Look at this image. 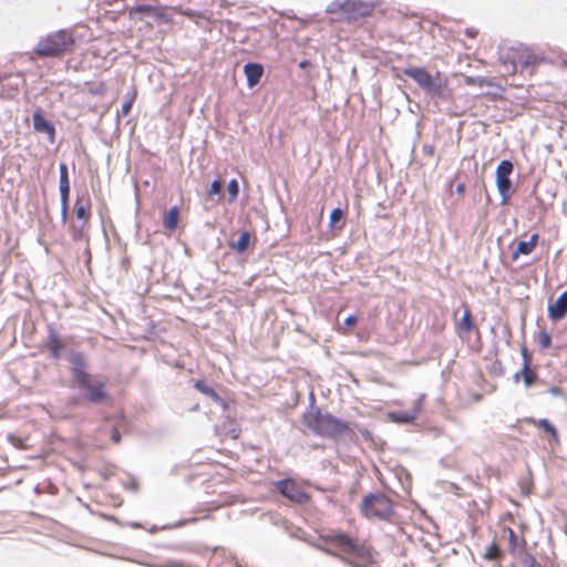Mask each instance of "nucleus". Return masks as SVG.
I'll use <instances>...</instances> for the list:
<instances>
[{"mask_svg":"<svg viewBox=\"0 0 567 567\" xmlns=\"http://www.w3.org/2000/svg\"><path fill=\"white\" fill-rule=\"evenodd\" d=\"M220 192H221V181L220 179H215L210 184V187L208 189V195L209 196L218 195Z\"/></svg>","mask_w":567,"mask_h":567,"instance_id":"f704fd0d","label":"nucleus"},{"mask_svg":"<svg viewBox=\"0 0 567 567\" xmlns=\"http://www.w3.org/2000/svg\"><path fill=\"white\" fill-rule=\"evenodd\" d=\"M357 323H358V317H357V316H354V315L349 316V317H348V318H346V320H344V324H346L348 328H352V327H354Z\"/></svg>","mask_w":567,"mask_h":567,"instance_id":"4c0bfd02","label":"nucleus"},{"mask_svg":"<svg viewBox=\"0 0 567 567\" xmlns=\"http://www.w3.org/2000/svg\"><path fill=\"white\" fill-rule=\"evenodd\" d=\"M179 220V208L174 206L164 215L163 225L166 230L174 231L177 228Z\"/></svg>","mask_w":567,"mask_h":567,"instance_id":"5701e85b","label":"nucleus"},{"mask_svg":"<svg viewBox=\"0 0 567 567\" xmlns=\"http://www.w3.org/2000/svg\"><path fill=\"white\" fill-rule=\"evenodd\" d=\"M422 152L424 155L432 157L435 153V147L434 145L431 144H424L422 147Z\"/></svg>","mask_w":567,"mask_h":567,"instance_id":"e433bc0d","label":"nucleus"},{"mask_svg":"<svg viewBox=\"0 0 567 567\" xmlns=\"http://www.w3.org/2000/svg\"><path fill=\"white\" fill-rule=\"evenodd\" d=\"M523 367H530L532 358L525 346L522 347Z\"/></svg>","mask_w":567,"mask_h":567,"instance_id":"c9c22d12","label":"nucleus"},{"mask_svg":"<svg viewBox=\"0 0 567 567\" xmlns=\"http://www.w3.org/2000/svg\"><path fill=\"white\" fill-rule=\"evenodd\" d=\"M244 73L249 87L257 85L264 74V66L259 63H247L244 66Z\"/></svg>","mask_w":567,"mask_h":567,"instance_id":"a211bd4d","label":"nucleus"},{"mask_svg":"<svg viewBox=\"0 0 567 567\" xmlns=\"http://www.w3.org/2000/svg\"><path fill=\"white\" fill-rule=\"evenodd\" d=\"M75 215L80 223H85L90 225L91 202L89 198H86L85 200L78 198L75 200Z\"/></svg>","mask_w":567,"mask_h":567,"instance_id":"6ab92c4d","label":"nucleus"},{"mask_svg":"<svg viewBox=\"0 0 567 567\" xmlns=\"http://www.w3.org/2000/svg\"><path fill=\"white\" fill-rule=\"evenodd\" d=\"M195 389H197L200 393L209 396L213 399L216 403H223L221 396L212 388L209 386L205 381L197 380L194 383Z\"/></svg>","mask_w":567,"mask_h":567,"instance_id":"393cba45","label":"nucleus"},{"mask_svg":"<svg viewBox=\"0 0 567 567\" xmlns=\"http://www.w3.org/2000/svg\"><path fill=\"white\" fill-rule=\"evenodd\" d=\"M456 190L458 194H463L465 190V185L464 184L457 185Z\"/></svg>","mask_w":567,"mask_h":567,"instance_id":"37998d69","label":"nucleus"},{"mask_svg":"<svg viewBox=\"0 0 567 567\" xmlns=\"http://www.w3.org/2000/svg\"><path fill=\"white\" fill-rule=\"evenodd\" d=\"M86 91L92 95L102 96L107 92V85L104 81L100 82H86Z\"/></svg>","mask_w":567,"mask_h":567,"instance_id":"c85d7f7f","label":"nucleus"},{"mask_svg":"<svg viewBox=\"0 0 567 567\" xmlns=\"http://www.w3.org/2000/svg\"><path fill=\"white\" fill-rule=\"evenodd\" d=\"M70 370L74 385L82 392V398L90 403L101 404L109 400L106 382L89 372V364L82 352H75L69 358Z\"/></svg>","mask_w":567,"mask_h":567,"instance_id":"f257e3e1","label":"nucleus"},{"mask_svg":"<svg viewBox=\"0 0 567 567\" xmlns=\"http://www.w3.org/2000/svg\"><path fill=\"white\" fill-rule=\"evenodd\" d=\"M111 439H112V441H113L115 444L120 443V441H121V434H120V432H118V430H117V429H115V427H113V429H112V435H111Z\"/></svg>","mask_w":567,"mask_h":567,"instance_id":"79ce46f5","label":"nucleus"},{"mask_svg":"<svg viewBox=\"0 0 567 567\" xmlns=\"http://www.w3.org/2000/svg\"><path fill=\"white\" fill-rule=\"evenodd\" d=\"M172 9L163 8V7H153L148 4H140L131 9L130 14L133 17L135 14H144L154 19V21L158 24L161 23H173L172 14L169 13Z\"/></svg>","mask_w":567,"mask_h":567,"instance_id":"9d476101","label":"nucleus"},{"mask_svg":"<svg viewBox=\"0 0 567 567\" xmlns=\"http://www.w3.org/2000/svg\"><path fill=\"white\" fill-rule=\"evenodd\" d=\"M456 328L462 333H470L474 328V322L472 319V313L468 309H466L456 324Z\"/></svg>","mask_w":567,"mask_h":567,"instance_id":"bb28decb","label":"nucleus"},{"mask_svg":"<svg viewBox=\"0 0 567 567\" xmlns=\"http://www.w3.org/2000/svg\"><path fill=\"white\" fill-rule=\"evenodd\" d=\"M403 74L413 79L423 90L432 94H440V85H436L432 75L424 68H408Z\"/></svg>","mask_w":567,"mask_h":567,"instance_id":"1a4fd4ad","label":"nucleus"},{"mask_svg":"<svg viewBox=\"0 0 567 567\" xmlns=\"http://www.w3.org/2000/svg\"><path fill=\"white\" fill-rule=\"evenodd\" d=\"M483 557L486 560H499L503 557V553L499 546L494 542L486 548Z\"/></svg>","mask_w":567,"mask_h":567,"instance_id":"2f4dec72","label":"nucleus"},{"mask_svg":"<svg viewBox=\"0 0 567 567\" xmlns=\"http://www.w3.org/2000/svg\"><path fill=\"white\" fill-rule=\"evenodd\" d=\"M567 315V289L556 299V301L548 306V317L558 321Z\"/></svg>","mask_w":567,"mask_h":567,"instance_id":"f3484780","label":"nucleus"},{"mask_svg":"<svg viewBox=\"0 0 567 567\" xmlns=\"http://www.w3.org/2000/svg\"><path fill=\"white\" fill-rule=\"evenodd\" d=\"M537 343L540 349H548L551 346L550 334L547 331H540L537 336Z\"/></svg>","mask_w":567,"mask_h":567,"instance_id":"473e14b6","label":"nucleus"},{"mask_svg":"<svg viewBox=\"0 0 567 567\" xmlns=\"http://www.w3.org/2000/svg\"><path fill=\"white\" fill-rule=\"evenodd\" d=\"M524 421L528 424H533V425L542 429L543 431L548 433L553 437V440H555L556 442H559L558 432H557L556 427L548 420H546V419L536 420L534 417H526Z\"/></svg>","mask_w":567,"mask_h":567,"instance_id":"412c9836","label":"nucleus"},{"mask_svg":"<svg viewBox=\"0 0 567 567\" xmlns=\"http://www.w3.org/2000/svg\"><path fill=\"white\" fill-rule=\"evenodd\" d=\"M549 393L555 395V396H563L564 395V390L560 386H551L549 389Z\"/></svg>","mask_w":567,"mask_h":567,"instance_id":"a19ab883","label":"nucleus"},{"mask_svg":"<svg viewBox=\"0 0 567 567\" xmlns=\"http://www.w3.org/2000/svg\"><path fill=\"white\" fill-rule=\"evenodd\" d=\"M227 190L229 193V203H233L238 194H239V185H238V182L236 179H231L228 185H227Z\"/></svg>","mask_w":567,"mask_h":567,"instance_id":"72a5a7b5","label":"nucleus"},{"mask_svg":"<svg viewBox=\"0 0 567 567\" xmlns=\"http://www.w3.org/2000/svg\"><path fill=\"white\" fill-rule=\"evenodd\" d=\"M341 9L348 19L357 20L370 16L373 11V6L363 1H346Z\"/></svg>","mask_w":567,"mask_h":567,"instance_id":"9b49d317","label":"nucleus"},{"mask_svg":"<svg viewBox=\"0 0 567 567\" xmlns=\"http://www.w3.org/2000/svg\"><path fill=\"white\" fill-rule=\"evenodd\" d=\"M136 96H137L136 89H133L130 93H127V95L125 96V101L122 104L121 110L117 112V116L126 117L130 114L132 106L136 100Z\"/></svg>","mask_w":567,"mask_h":567,"instance_id":"a878e982","label":"nucleus"},{"mask_svg":"<svg viewBox=\"0 0 567 567\" xmlns=\"http://www.w3.org/2000/svg\"><path fill=\"white\" fill-rule=\"evenodd\" d=\"M322 540L339 548L341 559L352 567H370L375 563L371 546L360 543L357 538L341 530H331L321 536Z\"/></svg>","mask_w":567,"mask_h":567,"instance_id":"f03ea898","label":"nucleus"},{"mask_svg":"<svg viewBox=\"0 0 567 567\" xmlns=\"http://www.w3.org/2000/svg\"><path fill=\"white\" fill-rule=\"evenodd\" d=\"M513 169V163L507 159L502 161L496 168V185L499 194L503 197V202H506L509 197V192L512 188L509 176L512 175Z\"/></svg>","mask_w":567,"mask_h":567,"instance_id":"6e6552de","label":"nucleus"},{"mask_svg":"<svg viewBox=\"0 0 567 567\" xmlns=\"http://www.w3.org/2000/svg\"><path fill=\"white\" fill-rule=\"evenodd\" d=\"M33 127L39 133H45L49 141L54 143L55 141V127L54 125L45 120L41 110L34 112L32 116Z\"/></svg>","mask_w":567,"mask_h":567,"instance_id":"dca6fc26","label":"nucleus"},{"mask_svg":"<svg viewBox=\"0 0 567 567\" xmlns=\"http://www.w3.org/2000/svg\"><path fill=\"white\" fill-rule=\"evenodd\" d=\"M515 380L518 381L520 378L524 381V384L529 388L537 381V373L530 367H523L519 372L514 375Z\"/></svg>","mask_w":567,"mask_h":567,"instance_id":"b1692460","label":"nucleus"},{"mask_svg":"<svg viewBox=\"0 0 567 567\" xmlns=\"http://www.w3.org/2000/svg\"><path fill=\"white\" fill-rule=\"evenodd\" d=\"M60 194H61V205H62V218L66 219L68 215V204L70 196V181L68 166L64 163L60 164Z\"/></svg>","mask_w":567,"mask_h":567,"instance_id":"2eb2a0df","label":"nucleus"},{"mask_svg":"<svg viewBox=\"0 0 567 567\" xmlns=\"http://www.w3.org/2000/svg\"><path fill=\"white\" fill-rule=\"evenodd\" d=\"M344 212L341 208H334L330 214L329 226L331 228L341 229L344 226L343 223Z\"/></svg>","mask_w":567,"mask_h":567,"instance_id":"c756f323","label":"nucleus"},{"mask_svg":"<svg viewBox=\"0 0 567 567\" xmlns=\"http://www.w3.org/2000/svg\"><path fill=\"white\" fill-rule=\"evenodd\" d=\"M277 491L289 501L302 505L311 499L306 492L305 485L293 478H286L275 483Z\"/></svg>","mask_w":567,"mask_h":567,"instance_id":"0eeeda50","label":"nucleus"},{"mask_svg":"<svg viewBox=\"0 0 567 567\" xmlns=\"http://www.w3.org/2000/svg\"><path fill=\"white\" fill-rule=\"evenodd\" d=\"M250 244V235L248 231H244L240 234L238 240L230 246L236 249L238 252H244L247 250Z\"/></svg>","mask_w":567,"mask_h":567,"instance_id":"7c9ffc66","label":"nucleus"},{"mask_svg":"<svg viewBox=\"0 0 567 567\" xmlns=\"http://www.w3.org/2000/svg\"><path fill=\"white\" fill-rule=\"evenodd\" d=\"M502 533L508 537V551L512 556H522L526 551L527 542L524 536L518 537L508 526H503Z\"/></svg>","mask_w":567,"mask_h":567,"instance_id":"ddd939ff","label":"nucleus"},{"mask_svg":"<svg viewBox=\"0 0 567 567\" xmlns=\"http://www.w3.org/2000/svg\"><path fill=\"white\" fill-rule=\"evenodd\" d=\"M45 347L49 351L50 358L59 360L62 357L65 343L59 332L53 328H50L48 331Z\"/></svg>","mask_w":567,"mask_h":567,"instance_id":"4468645a","label":"nucleus"},{"mask_svg":"<svg viewBox=\"0 0 567 567\" xmlns=\"http://www.w3.org/2000/svg\"><path fill=\"white\" fill-rule=\"evenodd\" d=\"M539 239L538 234H533L528 241H519L516 250L513 252V259L516 260L519 255H529L537 246Z\"/></svg>","mask_w":567,"mask_h":567,"instance_id":"aec40b11","label":"nucleus"},{"mask_svg":"<svg viewBox=\"0 0 567 567\" xmlns=\"http://www.w3.org/2000/svg\"><path fill=\"white\" fill-rule=\"evenodd\" d=\"M466 33H467L471 38H474V37H475V32H473V31L467 30V32H466Z\"/></svg>","mask_w":567,"mask_h":567,"instance_id":"c03bdc74","label":"nucleus"},{"mask_svg":"<svg viewBox=\"0 0 567 567\" xmlns=\"http://www.w3.org/2000/svg\"><path fill=\"white\" fill-rule=\"evenodd\" d=\"M75 38L71 30L62 29L47 34L37 43L33 53L39 58H61L72 53Z\"/></svg>","mask_w":567,"mask_h":567,"instance_id":"20e7f679","label":"nucleus"},{"mask_svg":"<svg viewBox=\"0 0 567 567\" xmlns=\"http://www.w3.org/2000/svg\"><path fill=\"white\" fill-rule=\"evenodd\" d=\"M360 512L368 519L388 520L394 513V506L384 494H369L362 498Z\"/></svg>","mask_w":567,"mask_h":567,"instance_id":"423d86ee","label":"nucleus"},{"mask_svg":"<svg viewBox=\"0 0 567 567\" xmlns=\"http://www.w3.org/2000/svg\"><path fill=\"white\" fill-rule=\"evenodd\" d=\"M465 84L468 86H497L498 89H502L499 85H497L492 79L482 78V76H465Z\"/></svg>","mask_w":567,"mask_h":567,"instance_id":"cd10ccee","label":"nucleus"},{"mask_svg":"<svg viewBox=\"0 0 567 567\" xmlns=\"http://www.w3.org/2000/svg\"><path fill=\"white\" fill-rule=\"evenodd\" d=\"M424 395L417 398L410 410L406 411H398L391 412L389 414L390 419L398 423H409L414 421L423 409Z\"/></svg>","mask_w":567,"mask_h":567,"instance_id":"f8f14e48","label":"nucleus"},{"mask_svg":"<svg viewBox=\"0 0 567 567\" xmlns=\"http://www.w3.org/2000/svg\"><path fill=\"white\" fill-rule=\"evenodd\" d=\"M302 424L316 434L329 439H337L352 432L348 422L332 414L321 413L316 406H311L303 413Z\"/></svg>","mask_w":567,"mask_h":567,"instance_id":"7ed1b4c3","label":"nucleus"},{"mask_svg":"<svg viewBox=\"0 0 567 567\" xmlns=\"http://www.w3.org/2000/svg\"><path fill=\"white\" fill-rule=\"evenodd\" d=\"M499 61L507 73L514 74L518 69H532L533 71L545 61V58L533 49L520 44L503 49Z\"/></svg>","mask_w":567,"mask_h":567,"instance_id":"39448f33","label":"nucleus"},{"mask_svg":"<svg viewBox=\"0 0 567 567\" xmlns=\"http://www.w3.org/2000/svg\"><path fill=\"white\" fill-rule=\"evenodd\" d=\"M525 567H539V564L537 563L534 556L528 555L527 558L525 559Z\"/></svg>","mask_w":567,"mask_h":567,"instance_id":"58836bf2","label":"nucleus"},{"mask_svg":"<svg viewBox=\"0 0 567 567\" xmlns=\"http://www.w3.org/2000/svg\"><path fill=\"white\" fill-rule=\"evenodd\" d=\"M89 228L90 225L85 223H79L78 225L71 224L69 227V231L71 235V238L74 241H81V240H89Z\"/></svg>","mask_w":567,"mask_h":567,"instance_id":"4be33fe9","label":"nucleus"},{"mask_svg":"<svg viewBox=\"0 0 567 567\" xmlns=\"http://www.w3.org/2000/svg\"><path fill=\"white\" fill-rule=\"evenodd\" d=\"M501 519H502L503 522H509V523H512V524H514V523H515V516H514V514H513V513H511V512H507V513L503 514V515H502V517H501Z\"/></svg>","mask_w":567,"mask_h":567,"instance_id":"ea45409f","label":"nucleus"}]
</instances>
